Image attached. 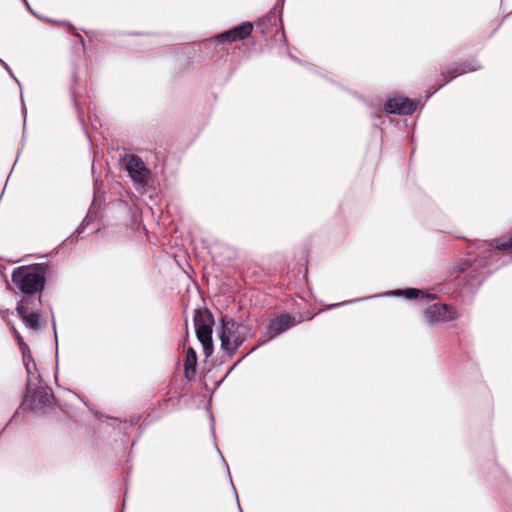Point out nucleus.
<instances>
[{"label":"nucleus","instance_id":"1","mask_svg":"<svg viewBox=\"0 0 512 512\" xmlns=\"http://www.w3.org/2000/svg\"><path fill=\"white\" fill-rule=\"evenodd\" d=\"M46 267L41 264L21 266L12 273V282L26 295L40 292L44 287Z\"/></svg>","mask_w":512,"mask_h":512},{"label":"nucleus","instance_id":"2","mask_svg":"<svg viewBox=\"0 0 512 512\" xmlns=\"http://www.w3.org/2000/svg\"><path fill=\"white\" fill-rule=\"evenodd\" d=\"M221 323L220 339L222 349L232 354L245 341L246 336L244 331L246 327L226 318H222Z\"/></svg>","mask_w":512,"mask_h":512},{"label":"nucleus","instance_id":"3","mask_svg":"<svg viewBox=\"0 0 512 512\" xmlns=\"http://www.w3.org/2000/svg\"><path fill=\"white\" fill-rule=\"evenodd\" d=\"M214 318L208 310H196L194 314V326L196 335L202 344L205 355L208 357L213 352L212 327Z\"/></svg>","mask_w":512,"mask_h":512},{"label":"nucleus","instance_id":"4","mask_svg":"<svg viewBox=\"0 0 512 512\" xmlns=\"http://www.w3.org/2000/svg\"><path fill=\"white\" fill-rule=\"evenodd\" d=\"M121 162L135 183L147 184L151 173L141 158L136 155H126L121 159Z\"/></svg>","mask_w":512,"mask_h":512},{"label":"nucleus","instance_id":"5","mask_svg":"<svg viewBox=\"0 0 512 512\" xmlns=\"http://www.w3.org/2000/svg\"><path fill=\"white\" fill-rule=\"evenodd\" d=\"M457 317V311L446 304H434L425 311V318L430 324L452 321Z\"/></svg>","mask_w":512,"mask_h":512},{"label":"nucleus","instance_id":"6","mask_svg":"<svg viewBox=\"0 0 512 512\" xmlns=\"http://www.w3.org/2000/svg\"><path fill=\"white\" fill-rule=\"evenodd\" d=\"M417 104L406 97L390 98L385 104V111L391 114L410 115L416 110Z\"/></svg>","mask_w":512,"mask_h":512},{"label":"nucleus","instance_id":"7","mask_svg":"<svg viewBox=\"0 0 512 512\" xmlns=\"http://www.w3.org/2000/svg\"><path fill=\"white\" fill-rule=\"evenodd\" d=\"M300 321H297L294 317L289 314L280 315L271 320L269 324V339L285 332L289 328L295 326Z\"/></svg>","mask_w":512,"mask_h":512},{"label":"nucleus","instance_id":"8","mask_svg":"<svg viewBox=\"0 0 512 512\" xmlns=\"http://www.w3.org/2000/svg\"><path fill=\"white\" fill-rule=\"evenodd\" d=\"M253 30V25L250 22L243 23L229 31L222 33L219 38L224 42H234L247 38Z\"/></svg>","mask_w":512,"mask_h":512},{"label":"nucleus","instance_id":"9","mask_svg":"<svg viewBox=\"0 0 512 512\" xmlns=\"http://www.w3.org/2000/svg\"><path fill=\"white\" fill-rule=\"evenodd\" d=\"M16 310L19 317L23 320L28 328L33 330H38L40 328L41 316L39 313L29 312L28 308L24 306L23 303L18 305Z\"/></svg>","mask_w":512,"mask_h":512},{"label":"nucleus","instance_id":"10","mask_svg":"<svg viewBox=\"0 0 512 512\" xmlns=\"http://www.w3.org/2000/svg\"><path fill=\"white\" fill-rule=\"evenodd\" d=\"M197 354L193 348H188L184 360V373L187 379L194 378L196 374Z\"/></svg>","mask_w":512,"mask_h":512},{"label":"nucleus","instance_id":"11","mask_svg":"<svg viewBox=\"0 0 512 512\" xmlns=\"http://www.w3.org/2000/svg\"><path fill=\"white\" fill-rule=\"evenodd\" d=\"M14 335H15L18 345L21 349L22 356L25 358L30 357V349H29L28 345L24 342L22 336L16 330L14 331Z\"/></svg>","mask_w":512,"mask_h":512},{"label":"nucleus","instance_id":"12","mask_svg":"<svg viewBox=\"0 0 512 512\" xmlns=\"http://www.w3.org/2000/svg\"><path fill=\"white\" fill-rule=\"evenodd\" d=\"M23 361H24L27 373L31 374L32 370L35 369V366H36L35 362L32 358V355L30 354V357H28V358L23 357Z\"/></svg>","mask_w":512,"mask_h":512},{"label":"nucleus","instance_id":"13","mask_svg":"<svg viewBox=\"0 0 512 512\" xmlns=\"http://www.w3.org/2000/svg\"><path fill=\"white\" fill-rule=\"evenodd\" d=\"M501 251H512V236L507 241H502L497 245Z\"/></svg>","mask_w":512,"mask_h":512},{"label":"nucleus","instance_id":"14","mask_svg":"<svg viewBox=\"0 0 512 512\" xmlns=\"http://www.w3.org/2000/svg\"><path fill=\"white\" fill-rule=\"evenodd\" d=\"M405 295L410 299L418 298V295L422 293V291L418 289H407L404 291Z\"/></svg>","mask_w":512,"mask_h":512},{"label":"nucleus","instance_id":"15","mask_svg":"<svg viewBox=\"0 0 512 512\" xmlns=\"http://www.w3.org/2000/svg\"><path fill=\"white\" fill-rule=\"evenodd\" d=\"M472 70H475V68H470V69H466V68H462V69H457L455 74H452L449 78H447L445 80V83H448L450 80H452L455 76L457 75H461L463 73H466L467 71H472Z\"/></svg>","mask_w":512,"mask_h":512}]
</instances>
